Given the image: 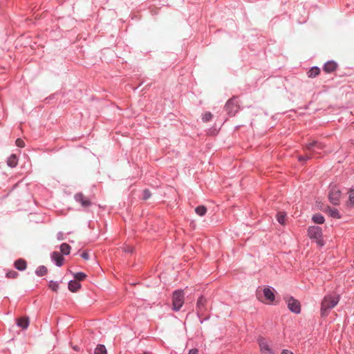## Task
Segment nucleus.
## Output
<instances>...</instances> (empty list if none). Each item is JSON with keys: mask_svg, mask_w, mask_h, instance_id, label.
I'll list each match as a JSON object with an SVG mask.
<instances>
[{"mask_svg": "<svg viewBox=\"0 0 354 354\" xmlns=\"http://www.w3.org/2000/svg\"><path fill=\"white\" fill-rule=\"evenodd\" d=\"M313 221L315 223L322 224V223H324L325 219H324V216L322 214H315L313 216Z\"/></svg>", "mask_w": 354, "mask_h": 354, "instance_id": "23", "label": "nucleus"}, {"mask_svg": "<svg viewBox=\"0 0 354 354\" xmlns=\"http://www.w3.org/2000/svg\"><path fill=\"white\" fill-rule=\"evenodd\" d=\"M74 277L76 281L80 282V281L84 280L86 277V275L84 272H77L74 274Z\"/></svg>", "mask_w": 354, "mask_h": 354, "instance_id": "26", "label": "nucleus"}, {"mask_svg": "<svg viewBox=\"0 0 354 354\" xmlns=\"http://www.w3.org/2000/svg\"><path fill=\"white\" fill-rule=\"evenodd\" d=\"M81 257L85 259V260H88L89 259V254L88 252H83L82 254H81Z\"/></svg>", "mask_w": 354, "mask_h": 354, "instance_id": "34", "label": "nucleus"}, {"mask_svg": "<svg viewBox=\"0 0 354 354\" xmlns=\"http://www.w3.org/2000/svg\"><path fill=\"white\" fill-rule=\"evenodd\" d=\"M189 354H198L197 349H192L189 351Z\"/></svg>", "mask_w": 354, "mask_h": 354, "instance_id": "36", "label": "nucleus"}, {"mask_svg": "<svg viewBox=\"0 0 354 354\" xmlns=\"http://www.w3.org/2000/svg\"><path fill=\"white\" fill-rule=\"evenodd\" d=\"M151 196V192L148 189H145L143 191V199L147 200Z\"/></svg>", "mask_w": 354, "mask_h": 354, "instance_id": "31", "label": "nucleus"}, {"mask_svg": "<svg viewBox=\"0 0 354 354\" xmlns=\"http://www.w3.org/2000/svg\"><path fill=\"white\" fill-rule=\"evenodd\" d=\"M29 321L27 317H21L17 321V325L23 328H26L28 326Z\"/></svg>", "mask_w": 354, "mask_h": 354, "instance_id": "19", "label": "nucleus"}, {"mask_svg": "<svg viewBox=\"0 0 354 354\" xmlns=\"http://www.w3.org/2000/svg\"><path fill=\"white\" fill-rule=\"evenodd\" d=\"M184 304V293L181 290L174 292L172 295L173 310H179Z\"/></svg>", "mask_w": 354, "mask_h": 354, "instance_id": "4", "label": "nucleus"}, {"mask_svg": "<svg viewBox=\"0 0 354 354\" xmlns=\"http://www.w3.org/2000/svg\"><path fill=\"white\" fill-rule=\"evenodd\" d=\"M95 354H106V348L102 344H98L95 349Z\"/></svg>", "mask_w": 354, "mask_h": 354, "instance_id": "21", "label": "nucleus"}, {"mask_svg": "<svg viewBox=\"0 0 354 354\" xmlns=\"http://www.w3.org/2000/svg\"><path fill=\"white\" fill-rule=\"evenodd\" d=\"M349 201L354 206V192L351 190L349 193Z\"/></svg>", "mask_w": 354, "mask_h": 354, "instance_id": "32", "label": "nucleus"}, {"mask_svg": "<svg viewBox=\"0 0 354 354\" xmlns=\"http://www.w3.org/2000/svg\"><path fill=\"white\" fill-rule=\"evenodd\" d=\"M239 108V106L238 102L234 99L229 100L225 104V109L231 115H235V113L238 111Z\"/></svg>", "mask_w": 354, "mask_h": 354, "instance_id": "5", "label": "nucleus"}, {"mask_svg": "<svg viewBox=\"0 0 354 354\" xmlns=\"http://www.w3.org/2000/svg\"><path fill=\"white\" fill-rule=\"evenodd\" d=\"M15 267L19 270H24L27 267L26 261L24 259H19L15 262Z\"/></svg>", "mask_w": 354, "mask_h": 354, "instance_id": "14", "label": "nucleus"}, {"mask_svg": "<svg viewBox=\"0 0 354 354\" xmlns=\"http://www.w3.org/2000/svg\"><path fill=\"white\" fill-rule=\"evenodd\" d=\"M339 301V296L337 295H326L321 303V315L322 317L327 316L330 310L337 305Z\"/></svg>", "mask_w": 354, "mask_h": 354, "instance_id": "1", "label": "nucleus"}, {"mask_svg": "<svg viewBox=\"0 0 354 354\" xmlns=\"http://www.w3.org/2000/svg\"><path fill=\"white\" fill-rule=\"evenodd\" d=\"M6 277L10 279H16L18 277V273L15 270H10L6 273Z\"/></svg>", "mask_w": 354, "mask_h": 354, "instance_id": "29", "label": "nucleus"}, {"mask_svg": "<svg viewBox=\"0 0 354 354\" xmlns=\"http://www.w3.org/2000/svg\"><path fill=\"white\" fill-rule=\"evenodd\" d=\"M48 272V269L46 267L44 266H39L37 270H36V274L38 275V276H44L45 275L46 273Z\"/></svg>", "mask_w": 354, "mask_h": 354, "instance_id": "25", "label": "nucleus"}, {"mask_svg": "<svg viewBox=\"0 0 354 354\" xmlns=\"http://www.w3.org/2000/svg\"><path fill=\"white\" fill-rule=\"evenodd\" d=\"M308 235L310 239H315L318 245L323 246L324 245V241L322 240V231L321 227L318 226L310 227L308 230Z\"/></svg>", "mask_w": 354, "mask_h": 354, "instance_id": "3", "label": "nucleus"}, {"mask_svg": "<svg viewBox=\"0 0 354 354\" xmlns=\"http://www.w3.org/2000/svg\"><path fill=\"white\" fill-rule=\"evenodd\" d=\"M286 217V214L283 212H280L277 215V221L281 225H285Z\"/></svg>", "mask_w": 354, "mask_h": 354, "instance_id": "22", "label": "nucleus"}, {"mask_svg": "<svg viewBox=\"0 0 354 354\" xmlns=\"http://www.w3.org/2000/svg\"><path fill=\"white\" fill-rule=\"evenodd\" d=\"M341 196L340 191L336 187H333L329 193V200L333 205H338Z\"/></svg>", "mask_w": 354, "mask_h": 354, "instance_id": "8", "label": "nucleus"}, {"mask_svg": "<svg viewBox=\"0 0 354 354\" xmlns=\"http://www.w3.org/2000/svg\"><path fill=\"white\" fill-rule=\"evenodd\" d=\"M337 64L335 62L330 61L324 66V71L327 73H332L337 69Z\"/></svg>", "mask_w": 354, "mask_h": 354, "instance_id": "12", "label": "nucleus"}, {"mask_svg": "<svg viewBox=\"0 0 354 354\" xmlns=\"http://www.w3.org/2000/svg\"><path fill=\"white\" fill-rule=\"evenodd\" d=\"M52 259L55 261L57 266H61L63 264L64 257L59 252H54L52 254Z\"/></svg>", "mask_w": 354, "mask_h": 354, "instance_id": "13", "label": "nucleus"}, {"mask_svg": "<svg viewBox=\"0 0 354 354\" xmlns=\"http://www.w3.org/2000/svg\"><path fill=\"white\" fill-rule=\"evenodd\" d=\"M195 212L200 216H204L207 212V208L204 205H200L196 207Z\"/></svg>", "mask_w": 354, "mask_h": 354, "instance_id": "20", "label": "nucleus"}, {"mask_svg": "<svg viewBox=\"0 0 354 354\" xmlns=\"http://www.w3.org/2000/svg\"><path fill=\"white\" fill-rule=\"evenodd\" d=\"M75 198L77 202L81 203V205L84 207H88L91 205V201L82 193H77L75 196Z\"/></svg>", "mask_w": 354, "mask_h": 354, "instance_id": "10", "label": "nucleus"}, {"mask_svg": "<svg viewBox=\"0 0 354 354\" xmlns=\"http://www.w3.org/2000/svg\"><path fill=\"white\" fill-rule=\"evenodd\" d=\"M288 307L290 310L295 313H299L301 311V306L299 301L297 299L290 297L287 301Z\"/></svg>", "mask_w": 354, "mask_h": 354, "instance_id": "7", "label": "nucleus"}, {"mask_svg": "<svg viewBox=\"0 0 354 354\" xmlns=\"http://www.w3.org/2000/svg\"><path fill=\"white\" fill-rule=\"evenodd\" d=\"M206 299L203 297H201L196 304V310L197 314L199 317H202L204 315L205 312L207 310L205 307Z\"/></svg>", "mask_w": 354, "mask_h": 354, "instance_id": "9", "label": "nucleus"}, {"mask_svg": "<svg viewBox=\"0 0 354 354\" xmlns=\"http://www.w3.org/2000/svg\"><path fill=\"white\" fill-rule=\"evenodd\" d=\"M259 345L261 354H274L266 339L260 338L259 339Z\"/></svg>", "mask_w": 354, "mask_h": 354, "instance_id": "6", "label": "nucleus"}, {"mask_svg": "<svg viewBox=\"0 0 354 354\" xmlns=\"http://www.w3.org/2000/svg\"><path fill=\"white\" fill-rule=\"evenodd\" d=\"M133 247H131V246H125V247L124 248V251L125 252H133Z\"/></svg>", "mask_w": 354, "mask_h": 354, "instance_id": "33", "label": "nucleus"}, {"mask_svg": "<svg viewBox=\"0 0 354 354\" xmlns=\"http://www.w3.org/2000/svg\"><path fill=\"white\" fill-rule=\"evenodd\" d=\"M60 250L63 254H68L71 251V246L67 243H62L60 245Z\"/></svg>", "mask_w": 354, "mask_h": 354, "instance_id": "24", "label": "nucleus"}, {"mask_svg": "<svg viewBox=\"0 0 354 354\" xmlns=\"http://www.w3.org/2000/svg\"><path fill=\"white\" fill-rule=\"evenodd\" d=\"M326 211L328 213V214L333 218H341V215L337 209L327 207Z\"/></svg>", "mask_w": 354, "mask_h": 354, "instance_id": "17", "label": "nucleus"}, {"mask_svg": "<svg viewBox=\"0 0 354 354\" xmlns=\"http://www.w3.org/2000/svg\"><path fill=\"white\" fill-rule=\"evenodd\" d=\"M320 73V69L318 67L311 68L307 73L308 77L313 78L317 76Z\"/></svg>", "mask_w": 354, "mask_h": 354, "instance_id": "18", "label": "nucleus"}, {"mask_svg": "<svg viewBox=\"0 0 354 354\" xmlns=\"http://www.w3.org/2000/svg\"><path fill=\"white\" fill-rule=\"evenodd\" d=\"M49 288H50L52 290L57 292L59 288V284L56 281H50L49 283Z\"/></svg>", "mask_w": 354, "mask_h": 354, "instance_id": "27", "label": "nucleus"}, {"mask_svg": "<svg viewBox=\"0 0 354 354\" xmlns=\"http://www.w3.org/2000/svg\"><path fill=\"white\" fill-rule=\"evenodd\" d=\"M81 287V284L76 280L71 281L68 283V289L71 292H77Z\"/></svg>", "mask_w": 354, "mask_h": 354, "instance_id": "15", "label": "nucleus"}, {"mask_svg": "<svg viewBox=\"0 0 354 354\" xmlns=\"http://www.w3.org/2000/svg\"><path fill=\"white\" fill-rule=\"evenodd\" d=\"M281 354H294V353L288 350H283V351L281 352Z\"/></svg>", "mask_w": 354, "mask_h": 354, "instance_id": "35", "label": "nucleus"}, {"mask_svg": "<svg viewBox=\"0 0 354 354\" xmlns=\"http://www.w3.org/2000/svg\"><path fill=\"white\" fill-rule=\"evenodd\" d=\"M73 348L76 351H78L80 349H79V347L77 346H75L73 347Z\"/></svg>", "mask_w": 354, "mask_h": 354, "instance_id": "37", "label": "nucleus"}, {"mask_svg": "<svg viewBox=\"0 0 354 354\" xmlns=\"http://www.w3.org/2000/svg\"><path fill=\"white\" fill-rule=\"evenodd\" d=\"M16 145L19 147H24L25 146V143L24 142V140L21 138H17L16 140Z\"/></svg>", "mask_w": 354, "mask_h": 354, "instance_id": "30", "label": "nucleus"}, {"mask_svg": "<svg viewBox=\"0 0 354 354\" xmlns=\"http://www.w3.org/2000/svg\"><path fill=\"white\" fill-rule=\"evenodd\" d=\"M325 145L317 141H313L308 143L304 148L305 155L300 156L298 158L299 161H305L313 158L314 153H319V150H322Z\"/></svg>", "mask_w": 354, "mask_h": 354, "instance_id": "2", "label": "nucleus"}, {"mask_svg": "<svg viewBox=\"0 0 354 354\" xmlns=\"http://www.w3.org/2000/svg\"><path fill=\"white\" fill-rule=\"evenodd\" d=\"M212 118V114L210 112H205L203 115V121L205 122H209Z\"/></svg>", "mask_w": 354, "mask_h": 354, "instance_id": "28", "label": "nucleus"}, {"mask_svg": "<svg viewBox=\"0 0 354 354\" xmlns=\"http://www.w3.org/2000/svg\"><path fill=\"white\" fill-rule=\"evenodd\" d=\"M18 162V159L15 154H12L7 160V164L10 167H15L17 166Z\"/></svg>", "mask_w": 354, "mask_h": 354, "instance_id": "16", "label": "nucleus"}, {"mask_svg": "<svg viewBox=\"0 0 354 354\" xmlns=\"http://www.w3.org/2000/svg\"><path fill=\"white\" fill-rule=\"evenodd\" d=\"M263 292L266 300L265 302L270 304L274 301L275 297L273 290L270 288H263Z\"/></svg>", "mask_w": 354, "mask_h": 354, "instance_id": "11", "label": "nucleus"}]
</instances>
